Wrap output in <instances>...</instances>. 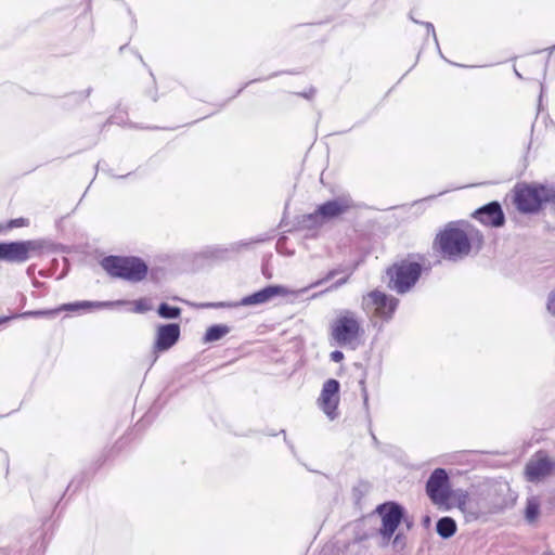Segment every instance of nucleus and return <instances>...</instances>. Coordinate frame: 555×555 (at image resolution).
Here are the masks:
<instances>
[{
  "label": "nucleus",
  "instance_id": "nucleus-17",
  "mask_svg": "<svg viewBox=\"0 0 555 555\" xmlns=\"http://www.w3.org/2000/svg\"><path fill=\"white\" fill-rule=\"evenodd\" d=\"M456 531V524L451 517H442L437 522V533L443 538H451Z\"/></svg>",
  "mask_w": 555,
  "mask_h": 555
},
{
  "label": "nucleus",
  "instance_id": "nucleus-8",
  "mask_svg": "<svg viewBox=\"0 0 555 555\" xmlns=\"http://www.w3.org/2000/svg\"><path fill=\"white\" fill-rule=\"evenodd\" d=\"M426 492L434 504L444 505L450 499V487L447 472L442 468H437L430 475L426 483Z\"/></svg>",
  "mask_w": 555,
  "mask_h": 555
},
{
  "label": "nucleus",
  "instance_id": "nucleus-11",
  "mask_svg": "<svg viewBox=\"0 0 555 555\" xmlns=\"http://www.w3.org/2000/svg\"><path fill=\"white\" fill-rule=\"evenodd\" d=\"M376 512L382 517L380 534L389 540L402 519L403 509L400 505L390 502L379 505Z\"/></svg>",
  "mask_w": 555,
  "mask_h": 555
},
{
  "label": "nucleus",
  "instance_id": "nucleus-31",
  "mask_svg": "<svg viewBox=\"0 0 555 555\" xmlns=\"http://www.w3.org/2000/svg\"><path fill=\"white\" fill-rule=\"evenodd\" d=\"M399 540H400V535L398 534V535H396L393 543L397 544L399 542Z\"/></svg>",
  "mask_w": 555,
  "mask_h": 555
},
{
  "label": "nucleus",
  "instance_id": "nucleus-3",
  "mask_svg": "<svg viewBox=\"0 0 555 555\" xmlns=\"http://www.w3.org/2000/svg\"><path fill=\"white\" fill-rule=\"evenodd\" d=\"M103 269L115 278L140 282L147 274V266L137 257L109 256L102 260Z\"/></svg>",
  "mask_w": 555,
  "mask_h": 555
},
{
  "label": "nucleus",
  "instance_id": "nucleus-24",
  "mask_svg": "<svg viewBox=\"0 0 555 555\" xmlns=\"http://www.w3.org/2000/svg\"><path fill=\"white\" fill-rule=\"evenodd\" d=\"M340 272L341 271L339 269L330 270L324 278H322V279L311 283L310 285H308L309 289L318 287V286L324 284L325 282H327V281L332 280L333 278H335Z\"/></svg>",
  "mask_w": 555,
  "mask_h": 555
},
{
  "label": "nucleus",
  "instance_id": "nucleus-20",
  "mask_svg": "<svg viewBox=\"0 0 555 555\" xmlns=\"http://www.w3.org/2000/svg\"><path fill=\"white\" fill-rule=\"evenodd\" d=\"M540 513V503L539 500L534 496H531L527 500L525 516L529 522H533L538 519Z\"/></svg>",
  "mask_w": 555,
  "mask_h": 555
},
{
  "label": "nucleus",
  "instance_id": "nucleus-5",
  "mask_svg": "<svg viewBox=\"0 0 555 555\" xmlns=\"http://www.w3.org/2000/svg\"><path fill=\"white\" fill-rule=\"evenodd\" d=\"M421 266L417 262L402 261L387 270L389 287L398 293L408 292L421 275Z\"/></svg>",
  "mask_w": 555,
  "mask_h": 555
},
{
  "label": "nucleus",
  "instance_id": "nucleus-21",
  "mask_svg": "<svg viewBox=\"0 0 555 555\" xmlns=\"http://www.w3.org/2000/svg\"><path fill=\"white\" fill-rule=\"evenodd\" d=\"M229 333V328L225 325H214L210 326L205 335L206 341H216L222 338L224 335Z\"/></svg>",
  "mask_w": 555,
  "mask_h": 555
},
{
  "label": "nucleus",
  "instance_id": "nucleus-32",
  "mask_svg": "<svg viewBox=\"0 0 555 555\" xmlns=\"http://www.w3.org/2000/svg\"><path fill=\"white\" fill-rule=\"evenodd\" d=\"M3 230H7V229H5V225H1V224H0V232H1V231H3Z\"/></svg>",
  "mask_w": 555,
  "mask_h": 555
},
{
  "label": "nucleus",
  "instance_id": "nucleus-26",
  "mask_svg": "<svg viewBox=\"0 0 555 555\" xmlns=\"http://www.w3.org/2000/svg\"><path fill=\"white\" fill-rule=\"evenodd\" d=\"M28 225V221L24 218L12 219L5 224V229H13Z\"/></svg>",
  "mask_w": 555,
  "mask_h": 555
},
{
  "label": "nucleus",
  "instance_id": "nucleus-2",
  "mask_svg": "<svg viewBox=\"0 0 555 555\" xmlns=\"http://www.w3.org/2000/svg\"><path fill=\"white\" fill-rule=\"evenodd\" d=\"M362 328L356 312L341 310L331 325V336L341 347L356 349Z\"/></svg>",
  "mask_w": 555,
  "mask_h": 555
},
{
  "label": "nucleus",
  "instance_id": "nucleus-25",
  "mask_svg": "<svg viewBox=\"0 0 555 555\" xmlns=\"http://www.w3.org/2000/svg\"><path fill=\"white\" fill-rule=\"evenodd\" d=\"M348 276L344 278V279H339L337 280L335 283H333L330 287H327L326 289H324L323 292H320V293H315L312 295V298H317L319 297L320 295L324 294V293H327V292H332V291H335V289H338L340 286H343L344 284H346L348 282Z\"/></svg>",
  "mask_w": 555,
  "mask_h": 555
},
{
  "label": "nucleus",
  "instance_id": "nucleus-30",
  "mask_svg": "<svg viewBox=\"0 0 555 555\" xmlns=\"http://www.w3.org/2000/svg\"><path fill=\"white\" fill-rule=\"evenodd\" d=\"M11 319H14V317H2V318H0V324L4 323V322H7V321H9Z\"/></svg>",
  "mask_w": 555,
  "mask_h": 555
},
{
  "label": "nucleus",
  "instance_id": "nucleus-22",
  "mask_svg": "<svg viewBox=\"0 0 555 555\" xmlns=\"http://www.w3.org/2000/svg\"><path fill=\"white\" fill-rule=\"evenodd\" d=\"M158 314L164 319H177L181 310L178 307H171L167 304H162L157 310Z\"/></svg>",
  "mask_w": 555,
  "mask_h": 555
},
{
  "label": "nucleus",
  "instance_id": "nucleus-27",
  "mask_svg": "<svg viewBox=\"0 0 555 555\" xmlns=\"http://www.w3.org/2000/svg\"><path fill=\"white\" fill-rule=\"evenodd\" d=\"M547 310L555 315V289L548 296Z\"/></svg>",
  "mask_w": 555,
  "mask_h": 555
},
{
  "label": "nucleus",
  "instance_id": "nucleus-19",
  "mask_svg": "<svg viewBox=\"0 0 555 555\" xmlns=\"http://www.w3.org/2000/svg\"><path fill=\"white\" fill-rule=\"evenodd\" d=\"M268 288L270 292L271 299L275 296H283V297L295 296V297H297L298 295L309 291L308 286H306L301 289H297V291L289 289L283 285H270V286H268Z\"/></svg>",
  "mask_w": 555,
  "mask_h": 555
},
{
  "label": "nucleus",
  "instance_id": "nucleus-12",
  "mask_svg": "<svg viewBox=\"0 0 555 555\" xmlns=\"http://www.w3.org/2000/svg\"><path fill=\"white\" fill-rule=\"evenodd\" d=\"M127 301L117 300L114 302H104V301H79L75 304H65L57 309L54 310H37V311H26L18 315H13L14 318H26V317H53L57 314L60 311H76L78 309H88V308H103L114 305H125Z\"/></svg>",
  "mask_w": 555,
  "mask_h": 555
},
{
  "label": "nucleus",
  "instance_id": "nucleus-10",
  "mask_svg": "<svg viewBox=\"0 0 555 555\" xmlns=\"http://www.w3.org/2000/svg\"><path fill=\"white\" fill-rule=\"evenodd\" d=\"M339 383L336 379H327L322 387L318 404L324 414L331 420L338 416Z\"/></svg>",
  "mask_w": 555,
  "mask_h": 555
},
{
  "label": "nucleus",
  "instance_id": "nucleus-6",
  "mask_svg": "<svg viewBox=\"0 0 555 555\" xmlns=\"http://www.w3.org/2000/svg\"><path fill=\"white\" fill-rule=\"evenodd\" d=\"M43 248L40 240H29L11 243H0V260L9 262H25Z\"/></svg>",
  "mask_w": 555,
  "mask_h": 555
},
{
  "label": "nucleus",
  "instance_id": "nucleus-15",
  "mask_svg": "<svg viewBox=\"0 0 555 555\" xmlns=\"http://www.w3.org/2000/svg\"><path fill=\"white\" fill-rule=\"evenodd\" d=\"M474 217L481 223L492 227H502L505 221L504 214L498 202H492L475 211Z\"/></svg>",
  "mask_w": 555,
  "mask_h": 555
},
{
  "label": "nucleus",
  "instance_id": "nucleus-7",
  "mask_svg": "<svg viewBox=\"0 0 555 555\" xmlns=\"http://www.w3.org/2000/svg\"><path fill=\"white\" fill-rule=\"evenodd\" d=\"M554 470L555 459L548 456L545 451H538L526 464L525 476L530 482H539L551 476Z\"/></svg>",
  "mask_w": 555,
  "mask_h": 555
},
{
  "label": "nucleus",
  "instance_id": "nucleus-4",
  "mask_svg": "<svg viewBox=\"0 0 555 555\" xmlns=\"http://www.w3.org/2000/svg\"><path fill=\"white\" fill-rule=\"evenodd\" d=\"M553 195L554 190L544 185L518 184L514 189V203L521 212H535Z\"/></svg>",
  "mask_w": 555,
  "mask_h": 555
},
{
  "label": "nucleus",
  "instance_id": "nucleus-18",
  "mask_svg": "<svg viewBox=\"0 0 555 555\" xmlns=\"http://www.w3.org/2000/svg\"><path fill=\"white\" fill-rule=\"evenodd\" d=\"M270 299H271V296H270L269 288L267 286L257 293H254L249 296L244 297L241 300L240 305H242V306L261 305V304L269 301Z\"/></svg>",
  "mask_w": 555,
  "mask_h": 555
},
{
  "label": "nucleus",
  "instance_id": "nucleus-28",
  "mask_svg": "<svg viewBox=\"0 0 555 555\" xmlns=\"http://www.w3.org/2000/svg\"><path fill=\"white\" fill-rule=\"evenodd\" d=\"M331 360L334 362H340L344 359V353L339 350H335L331 353Z\"/></svg>",
  "mask_w": 555,
  "mask_h": 555
},
{
  "label": "nucleus",
  "instance_id": "nucleus-9",
  "mask_svg": "<svg viewBox=\"0 0 555 555\" xmlns=\"http://www.w3.org/2000/svg\"><path fill=\"white\" fill-rule=\"evenodd\" d=\"M398 300L379 291H373L363 297L364 310H372L377 317L389 319L396 310Z\"/></svg>",
  "mask_w": 555,
  "mask_h": 555
},
{
  "label": "nucleus",
  "instance_id": "nucleus-16",
  "mask_svg": "<svg viewBox=\"0 0 555 555\" xmlns=\"http://www.w3.org/2000/svg\"><path fill=\"white\" fill-rule=\"evenodd\" d=\"M459 508L469 515L472 518L476 519L480 515V511L477 508L474 500L466 493H461L459 496Z\"/></svg>",
  "mask_w": 555,
  "mask_h": 555
},
{
  "label": "nucleus",
  "instance_id": "nucleus-14",
  "mask_svg": "<svg viewBox=\"0 0 555 555\" xmlns=\"http://www.w3.org/2000/svg\"><path fill=\"white\" fill-rule=\"evenodd\" d=\"M351 202L347 197H340L321 205L317 211L310 215L311 219L318 222H325L344 214L350 208Z\"/></svg>",
  "mask_w": 555,
  "mask_h": 555
},
{
  "label": "nucleus",
  "instance_id": "nucleus-13",
  "mask_svg": "<svg viewBox=\"0 0 555 555\" xmlns=\"http://www.w3.org/2000/svg\"><path fill=\"white\" fill-rule=\"evenodd\" d=\"M180 337V326L176 323L158 325L153 350L155 353L170 349Z\"/></svg>",
  "mask_w": 555,
  "mask_h": 555
},
{
  "label": "nucleus",
  "instance_id": "nucleus-1",
  "mask_svg": "<svg viewBox=\"0 0 555 555\" xmlns=\"http://www.w3.org/2000/svg\"><path fill=\"white\" fill-rule=\"evenodd\" d=\"M475 237L478 243H481V236L472 227H460L456 223H449L437 234L434 246L439 249L444 258L455 261L469 254L472 241Z\"/></svg>",
  "mask_w": 555,
  "mask_h": 555
},
{
  "label": "nucleus",
  "instance_id": "nucleus-23",
  "mask_svg": "<svg viewBox=\"0 0 555 555\" xmlns=\"http://www.w3.org/2000/svg\"><path fill=\"white\" fill-rule=\"evenodd\" d=\"M131 304L134 306L133 311L138 313H143L152 309V305L150 304V300L146 298L132 301Z\"/></svg>",
  "mask_w": 555,
  "mask_h": 555
},
{
  "label": "nucleus",
  "instance_id": "nucleus-29",
  "mask_svg": "<svg viewBox=\"0 0 555 555\" xmlns=\"http://www.w3.org/2000/svg\"><path fill=\"white\" fill-rule=\"evenodd\" d=\"M426 26H427V28H428L429 30H431V33H433V36H434V37L436 38V34H435V29H434V26H433V24H430V23H427V24H426Z\"/></svg>",
  "mask_w": 555,
  "mask_h": 555
}]
</instances>
